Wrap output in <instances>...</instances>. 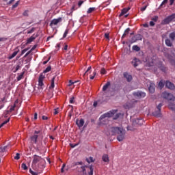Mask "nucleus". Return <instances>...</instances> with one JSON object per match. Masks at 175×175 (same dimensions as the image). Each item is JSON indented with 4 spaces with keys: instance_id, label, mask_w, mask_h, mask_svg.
Segmentation results:
<instances>
[{
    "instance_id": "obj_9",
    "label": "nucleus",
    "mask_w": 175,
    "mask_h": 175,
    "mask_svg": "<svg viewBox=\"0 0 175 175\" xmlns=\"http://www.w3.org/2000/svg\"><path fill=\"white\" fill-rule=\"evenodd\" d=\"M142 39L143 36L141 34H136L131 38V43H135L137 40H142Z\"/></svg>"
},
{
    "instance_id": "obj_59",
    "label": "nucleus",
    "mask_w": 175,
    "mask_h": 175,
    "mask_svg": "<svg viewBox=\"0 0 175 175\" xmlns=\"http://www.w3.org/2000/svg\"><path fill=\"white\" fill-rule=\"evenodd\" d=\"M31 52V51H29L25 55H24V58H27V57H28L29 54H30Z\"/></svg>"
},
{
    "instance_id": "obj_57",
    "label": "nucleus",
    "mask_w": 175,
    "mask_h": 175,
    "mask_svg": "<svg viewBox=\"0 0 175 175\" xmlns=\"http://www.w3.org/2000/svg\"><path fill=\"white\" fill-rule=\"evenodd\" d=\"M147 9V5H145L142 8H141L140 10L141 12H144V10H146Z\"/></svg>"
},
{
    "instance_id": "obj_32",
    "label": "nucleus",
    "mask_w": 175,
    "mask_h": 175,
    "mask_svg": "<svg viewBox=\"0 0 175 175\" xmlns=\"http://www.w3.org/2000/svg\"><path fill=\"white\" fill-rule=\"evenodd\" d=\"M91 69H92V67L89 66L86 72L84 73L83 76H88V75L91 73Z\"/></svg>"
},
{
    "instance_id": "obj_22",
    "label": "nucleus",
    "mask_w": 175,
    "mask_h": 175,
    "mask_svg": "<svg viewBox=\"0 0 175 175\" xmlns=\"http://www.w3.org/2000/svg\"><path fill=\"white\" fill-rule=\"evenodd\" d=\"M111 83L110 81H107L105 85L103 87V91L105 92V91H107V89L109 88V87H110L111 85Z\"/></svg>"
},
{
    "instance_id": "obj_28",
    "label": "nucleus",
    "mask_w": 175,
    "mask_h": 175,
    "mask_svg": "<svg viewBox=\"0 0 175 175\" xmlns=\"http://www.w3.org/2000/svg\"><path fill=\"white\" fill-rule=\"evenodd\" d=\"M131 31V29L129 27L127 28L125 31L124 33H123L122 36V39H124V38H125V36H126V35H128L129 33V31Z\"/></svg>"
},
{
    "instance_id": "obj_43",
    "label": "nucleus",
    "mask_w": 175,
    "mask_h": 175,
    "mask_svg": "<svg viewBox=\"0 0 175 175\" xmlns=\"http://www.w3.org/2000/svg\"><path fill=\"white\" fill-rule=\"evenodd\" d=\"M162 106H163V105L162 103H159L157 107V109L159 111H161V109H162Z\"/></svg>"
},
{
    "instance_id": "obj_16",
    "label": "nucleus",
    "mask_w": 175,
    "mask_h": 175,
    "mask_svg": "<svg viewBox=\"0 0 175 175\" xmlns=\"http://www.w3.org/2000/svg\"><path fill=\"white\" fill-rule=\"evenodd\" d=\"M36 38H38V36H35V34H33L27 40L26 44H29V43H32V42H33V40H35Z\"/></svg>"
},
{
    "instance_id": "obj_34",
    "label": "nucleus",
    "mask_w": 175,
    "mask_h": 175,
    "mask_svg": "<svg viewBox=\"0 0 175 175\" xmlns=\"http://www.w3.org/2000/svg\"><path fill=\"white\" fill-rule=\"evenodd\" d=\"M133 50L134 51H140V47H139L137 45L133 46Z\"/></svg>"
},
{
    "instance_id": "obj_63",
    "label": "nucleus",
    "mask_w": 175,
    "mask_h": 175,
    "mask_svg": "<svg viewBox=\"0 0 175 175\" xmlns=\"http://www.w3.org/2000/svg\"><path fill=\"white\" fill-rule=\"evenodd\" d=\"M57 114H58V108L57 109H55V111H54V115L57 116Z\"/></svg>"
},
{
    "instance_id": "obj_42",
    "label": "nucleus",
    "mask_w": 175,
    "mask_h": 175,
    "mask_svg": "<svg viewBox=\"0 0 175 175\" xmlns=\"http://www.w3.org/2000/svg\"><path fill=\"white\" fill-rule=\"evenodd\" d=\"M159 87L160 88L161 90H162V88H163V87H165V84L162 82V81H161L159 83Z\"/></svg>"
},
{
    "instance_id": "obj_30",
    "label": "nucleus",
    "mask_w": 175,
    "mask_h": 175,
    "mask_svg": "<svg viewBox=\"0 0 175 175\" xmlns=\"http://www.w3.org/2000/svg\"><path fill=\"white\" fill-rule=\"evenodd\" d=\"M166 99H167V100H173V101H174L175 100V97H174V96H173V94L170 93L168 97Z\"/></svg>"
},
{
    "instance_id": "obj_44",
    "label": "nucleus",
    "mask_w": 175,
    "mask_h": 175,
    "mask_svg": "<svg viewBox=\"0 0 175 175\" xmlns=\"http://www.w3.org/2000/svg\"><path fill=\"white\" fill-rule=\"evenodd\" d=\"M18 5H20V1H18L15 4L12 5V9H16Z\"/></svg>"
},
{
    "instance_id": "obj_23",
    "label": "nucleus",
    "mask_w": 175,
    "mask_h": 175,
    "mask_svg": "<svg viewBox=\"0 0 175 175\" xmlns=\"http://www.w3.org/2000/svg\"><path fill=\"white\" fill-rule=\"evenodd\" d=\"M55 77H53L51 79V84L49 86V90H52L53 88H54L55 87Z\"/></svg>"
},
{
    "instance_id": "obj_31",
    "label": "nucleus",
    "mask_w": 175,
    "mask_h": 175,
    "mask_svg": "<svg viewBox=\"0 0 175 175\" xmlns=\"http://www.w3.org/2000/svg\"><path fill=\"white\" fill-rule=\"evenodd\" d=\"M95 10H96V8L95 7L90 8L87 11V13L88 14H90L92 13V12H95Z\"/></svg>"
},
{
    "instance_id": "obj_58",
    "label": "nucleus",
    "mask_w": 175,
    "mask_h": 175,
    "mask_svg": "<svg viewBox=\"0 0 175 175\" xmlns=\"http://www.w3.org/2000/svg\"><path fill=\"white\" fill-rule=\"evenodd\" d=\"M42 118L44 121L49 120V117H47L46 116H42Z\"/></svg>"
},
{
    "instance_id": "obj_24",
    "label": "nucleus",
    "mask_w": 175,
    "mask_h": 175,
    "mask_svg": "<svg viewBox=\"0 0 175 175\" xmlns=\"http://www.w3.org/2000/svg\"><path fill=\"white\" fill-rule=\"evenodd\" d=\"M169 38L172 40V42L175 41V31L172 32L169 34Z\"/></svg>"
},
{
    "instance_id": "obj_55",
    "label": "nucleus",
    "mask_w": 175,
    "mask_h": 175,
    "mask_svg": "<svg viewBox=\"0 0 175 175\" xmlns=\"http://www.w3.org/2000/svg\"><path fill=\"white\" fill-rule=\"evenodd\" d=\"M33 32H35V27H33L31 30L27 31V33H32Z\"/></svg>"
},
{
    "instance_id": "obj_64",
    "label": "nucleus",
    "mask_w": 175,
    "mask_h": 175,
    "mask_svg": "<svg viewBox=\"0 0 175 175\" xmlns=\"http://www.w3.org/2000/svg\"><path fill=\"white\" fill-rule=\"evenodd\" d=\"M36 47H38V46L37 45H34L32 48H31V49L30 50V51H33V50H35V49H36Z\"/></svg>"
},
{
    "instance_id": "obj_3",
    "label": "nucleus",
    "mask_w": 175,
    "mask_h": 175,
    "mask_svg": "<svg viewBox=\"0 0 175 175\" xmlns=\"http://www.w3.org/2000/svg\"><path fill=\"white\" fill-rule=\"evenodd\" d=\"M117 111H118V110L112 109L111 111H109V112L103 114L99 118L100 121H102V120H105V118H110L113 117L116 114V113H117Z\"/></svg>"
},
{
    "instance_id": "obj_5",
    "label": "nucleus",
    "mask_w": 175,
    "mask_h": 175,
    "mask_svg": "<svg viewBox=\"0 0 175 175\" xmlns=\"http://www.w3.org/2000/svg\"><path fill=\"white\" fill-rule=\"evenodd\" d=\"M46 79V76L44 75L40 74L39 79H38V85L40 87L41 90H43L44 88V83H43V80Z\"/></svg>"
},
{
    "instance_id": "obj_56",
    "label": "nucleus",
    "mask_w": 175,
    "mask_h": 175,
    "mask_svg": "<svg viewBox=\"0 0 175 175\" xmlns=\"http://www.w3.org/2000/svg\"><path fill=\"white\" fill-rule=\"evenodd\" d=\"M135 128L131 127V126H127V131H135Z\"/></svg>"
},
{
    "instance_id": "obj_2",
    "label": "nucleus",
    "mask_w": 175,
    "mask_h": 175,
    "mask_svg": "<svg viewBox=\"0 0 175 175\" xmlns=\"http://www.w3.org/2000/svg\"><path fill=\"white\" fill-rule=\"evenodd\" d=\"M87 168L90 169V172H88V174H87ZM77 170L82 175H94V166L92 165H81L80 167H77Z\"/></svg>"
},
{
    "instance_id": "obj_49",
    "label": "nucleus",
    "mask_w": 175,
    "mask_h": 175,
    "mask_svg": "<svg viewBox=\"0 0 175 175\" xmlns=\"http://www.w3.org/2000/svg\"><path fill=\"white\" fill-rule=\"evenodd\" d=\"M14 159L18 161L20 159V153H16V156L14 157Z\"/></svg>"
},
{
    "instance_id": "obj_17",
    "label": "nucleus",
    "mask_w": 175,
    "mask_h": 175,
    "mask_svg": "<svg viewBox=\"0 0 175 175\" xmlns=\"http://www.w3.org/2000/svg\"><path fill=\"white\" fill-rule=\"evenodd\" d=\"M152 114L154 116V117H157V118L162 117V113H161V111H154L152 113Z\"/></svg>"
},
{
    "instance_id": "obj_12",
    "label": "nucleus",
    "mask_w": 175,
    "mask_h": 175,
    "mask_svg": "<svg viewBox=\"0 0 175 175\" xmlns=\"http://www.w3.org/2000/svg\"><path fill=\"white\" fill-rule=\"evenodd\" d=\"M148 90L150 94H154L155 92V83L150 82Z\"/></svg>"
},
{
    "instance_id": "obj_53",
    "label": "nucleus",
    "mask_w": 175,
    "mask_h": 175,
    "mask_svg": "<svg viewBox=\"0 0 175 175\" xmlns=\"http://www.w3.org/2000/svg\"><path fill=\"white\" fill-rule=\"evenodd\" d=\"M100 73L101 75H106V70L104 68H101Z\"/></svg>"
},
{
    "instance_id": "obj_52",
    "label": "nucleus",
    "mask_w": 175,
    "mask_h": 175,
    "mask_svg": "<svg viewBox=\"0 0 175 175\" xmlns=\"http://www.w3.org/2000/svg\"><path fill=\"white\" fill-rule=\"evenodd\" d=\"M20 68H21V66H20V64H18L15 68V70H14V73H16V72H17V70H18Z\"/></svg>"
},
{
    "instance_id": "obj_50",
    "label": "nucleus",
    "mask_w": 175,
    "mask_h": 175,
    "mask_svg": "<svg viewBox=\"0 0 175 175\" xmlns=\"http://www.w3.org/2000/svg\"><path fill=\"white\" fill-rule=\"evenodd\" d=\"M70 103H75V97L74 96H72L70 98Z\"/></svg>"
},
{
    "instance_id": "obj_46",
    "label": "nucleus",
    "mask_w": 175,
    "mask_h": 175,
    "mask_svg": "<svg viewBox=\"0 0 175 175\" xmlns=\"http://www.w3.org/2000/svg\"><path fill=\"white\" fill-rule=\"evenodd\" d=\"M29 173H31V175H39V173L32 171L31 169L29 170Z\"/></svg>"
},
{
    "instance_id": "obj_29",
    "label": "nucleus",
    "mask_w": 175,
    "mask_h": 175,
    "mask_svg": "<svg viewBox=\"0 0 175 175\" xmlns=\"http://www.w3.org/2000/svg\"><path fill=\"white\" fill-rule=\"evenodd\" d=\"M170 94V93L167 92H164L162 93L161 96L163 98V99H167L168 96Z\"/></svg>"
},
{
    "instance_id": "obj_48",
    "label": "nucleus",
    "mask_w": 175,
    "mask_h": 175,
    "mask_svg": "<svg viewBox=\"0 0 175 175\" xmlns=\"http://www.w3.org/2000/svg\"><path fill=\"white\" fill-rule=\"evenodd\" d=\"M6 148H8V146L1 147L0 150L1 152H5V151H6Z\"/></svg>"
},
{
    "instance_id": "obj_1",
    "label": "nucleus",
    "mask_w": 175,
    "mask_h": 175,
    "mask_svg": "<svg viewBox=\"0 0 175 175\" xmlns=\"http://www.w3.org/2000/svg\"><path fill=\"white\" fill-rule=\"evenodd\" d=\"M111 132L112 135H117L118 142H122L125 139L126 131L122 127H111Z\"/></svg>"
},
{
    "instance_id": "obj_18",
    "label": "nucleus",
    "mask_w": 175,
    "mask_h": 175,
    "mask_svg": "<svg viewBox=\"0 0 175 175\" xmlns=\"http://www.w3.org/2000/svg\"><path fill=\"white\" fill-rule=\"evenodd\" d=\"M76 124L79 128H81L84 125V119L81 118L80 120H77Z\"/></svg>"
},
{
    "instance_id": "obj_36",
    "label": "nucleus",
    "mask_w": 175,
    "mask_h": 175,
    "mask_svg": "<svg viewBox=\"0 0 175 175\" xmlns=\"http://www.w3.org/2000/svg\"><path fill=\"white\" fill-rule=\"evenodd\" d=\"M86 161L88 163H91L92 162H94V160L93 157H90L89 159H86Z\"/></svg>"
},
{
    "instance_id": "obj_4",
    "label": "nucleus",
    "mask_w": 175,
    "mask_h": 175,
    "mask_svg": "<svg viewBox=\"0 0 175 175\" xmlns=\"http://www.w3.org/2000/svg\"><path fill=\"white\" fill-rule=\"evenodd\" d=\"M144 124V120L142 118H137L133 120V126H142Z\"/></svg>"
},
{
    "instance_id": "obj_26",
    "label": "nucleus",
    "mask_w": 175,
    "mask_h": 175,
    "mask_svg": "<svg viewBox=\"0 0 175 175\" xmlns=\"http://www.w3.org/2000/svg\"><path fill=\"white\" fill-rule=\"evenodd\" d=\"M169 109L172 110V111H175V104L173 103H170L168 105Z\"/></svg>"
},
{
    "instance_id": "obj_47",
    "label": "nucleus",
    "mask_w": 175,
    "mask_h": 175,
    "mask_svg": "<svg viewBox=\"0 0 175 175\" xmlns=\"http://www.w3.org/2000/svg\"><path fill=\"white\" fill-rule=\"evenodd\" d=\"M69 33V29H66L64 35H63V38H66V36H68V33Z\"/></svg>"
},
{
    "instance_id": "obj_54",
    "label": "nucleus",
    "mask_w": 175,
    "mask_h": 175,
    "mask_svg": "<svg viewBox=\"0 0 175 175\" xmlns=\"http://www.w3.org/2000/svg\"><path fill=\"white\" fill-rule=\"evenodd\" d=\"M79 145V144H70V146L71 147V148H75V147H77V146Z\"/></svg>"
},
{
    "instance_id": "obj_8",
    "label": "nucleus",
    "mask_w": 175,
    "mask_h": 175,
    "mask_svg": "<svg viewBox=\"0 0 175 175\" xmlns=\"http://www.w3.org/2000/svg\"><path fill=\"white\" fill-rule=\"evenodd\" d=\"M146 65V66H154L155 65V59L151 57H147Z\"/></svg>"
},
{
    "instance_id": "obj_25",
    "label": "nucleus",
    "mask_w": 175,
    "mask_h": 175,
    "mask_svg": "<svg viewBox=\"0 0 175 175\" xmlns=\"http://www.w3.org/2000/svg\"><path fill=\"white\" fill-rule=\"evenodd\" d=\"M18 51H20V50H18L16 51H14L12 55L8 57V59H13V58H14V57H16V55H17V54H18Z\"/></svg>"
},
{
    "instance_id": "obj_27",
    "label": "nucleus",
    "mask_w": 175,
    "mask_h": 175,
    "mask_svg": "<svg viewBox=\"0 0 175 175\" xmlns=\"http://www.w3.org/2000/svg\"><path fill=\"white\" fill-rule=\"evenodd\" d=\"M102 159L103 161V162H109V155H107V154H103Z\"/></svg>"
},
{
    "instance_id": "obj_21",
    "label": "nucleus",
    "mask_w": 175,
    "mask_h": 175,
    "mask_svg": "<svg viewBox=\"0 0 175 175\" xmlns=\"http://www.w3.org/2000/svg\"><path fill=\"white\" fill-rule=\"evenodd\" d=\"M165 44L167 46V47H172V46H173V41L169 38H167L165 40Z\"/></svg>"
},
{
    "instance_id": "obj_11",
    "label": "nucleus",
    "mask_w": 175,
    "mask_h": 175,
    "mask_svg": "<svg viewBox=\"0 0 175 175\" xmlns=\"http://www.w3.org/2000/svg\"><path fill=\"white\" fill-rule=\"evenodd\" d=\"M62 22V18L59 17L57 19H53L51 21L50 27H53V25H57L59 23Z\"/></svg>"
},
{
    "instance_id": "obj_20",
    "label": "nucleus",
    "mask_w": 175,
    "mask_h": 175,
    "mask_svg": "<svg viewBox=\"0 0 175 175\" xmlns=\"http://www.w3.org/2000/svg\"><path fill=\"white\" fill-rule=\"evenodd\" d=\"M129 10H131V8H123L120 14V16H124V14H126V13H128V12H129Z\"/></svg>"
},
{
    "instance_id": "obj_13",
    "label": "nucleus",
    "mask_w": 175,
    "mask_h": 175,
    "mask_svg": "<svg viewBox=\"0 0 175 175\" xmlns=\"http://www.w3.org/2000/svg\"><path fill=\"white\" fill-rule=\"evenodd\" d=\"M131 64L134 66V68H136L137 66H139L140 64H142V62H140V59L135 57L133 59Z\"/></svg>"
},
{
    "instance_id": "obj_39",
    "label": "nucleus",
    "mask_w": 175,
    "mask_h": 175,
    "mask_svg": "<svg viewBox=\"0 0 175 175\" xmlns=\"http://www.w3.org/2000/svg\"><path fill=\"white\" fill-rule=\"evenodd\" d=\"M22 169H23V170H28V167L27 166V164L25 163H22L21 165Z\"/></svg>"
},
{
    "instance_id": "obj_60",
    "label": "nucleus",
    "mask_w": 175,
    "mask_h": 175,
    "mask_svg": "<svg viewBox=\"0 0 175 175\" xmlns=\"http://www.w3.org/2000/svg\"><path fill=\"white\" fill-rule=\"evenodd\" d=\"M82 3H84V1H79L78 3V6L80 8V6H81Z\"/></svg>"
},
{
    "instance_id": "obj_40",
    "label": "nucleus",
    "mask_w": 175,
    "mask_h": 175,
    "mask_svg": "<svg viewBox=\"0 0 175 175\" xmlns=\"http://www.w3.org/2000/svg\"><path fill=\"white\" fill-rule=\"evenodd\" d=\"M23 77H24V72H22V73L17 77V81H20V80H21Z\"/></svg>"
},
{
    "instance_id": "obj_51",
    "label": "nucleus",
    "mask_w": 175,
    "mask_h": 175,
    "mask_svg": "<svg viewBox=\"0 0 175 175\" xmlns=\"http://www.w3.org/2000/svg\"><path fill=\"white\" fill-rule=\"evenodd\" d=\"M152 21H154L157 23L158 21V16H154L153 18H152Z\"/></svg>"
},
{
    "instance_id": "obj_10",
    "label": "nucleus",
    "mask_w": 175,
    "mask_h": 175,
    "mask_svg": "<svg viewBox=\"0 0 175 175\" xmlns=\"http://www.w3.org/2000/svg\"><path fill=\"white\" fill-rule=\"evenodd\" d=\"M41 159H43L42 158V157L38 156V155H36V154H34V155L33 156L32 164H33V165H36V163H38V162H40V160H41Z\"/></svg>"
},
{
    "instance_id": "obj_62",
    "label": "nucleus",
    "mask_w": 175,
    "mask_h": 175,
    "mask_svg": "<svg viewBox=\"0 0 175 175\" xmlns=\"http://www.w3.org/2000/svg\"><path fill=\"white\" fill-rule=\"evenodd\" d=\"M77 8H76V5H72V8H71V10L72 12H74V10H76Z\"/></svg>"
},
{
    "instance_id": "obj_37",
    "label": "nucleus",
    "mask_w": 175,
    "mask_h": 175,
    "mask_svg": "<svg viewBox=\"0 0 175 175\" xmlns=\"http://www.w3.org/2000/svg\"><path fill=\"white\" fill-rule=\"evenodd\" d=\"M168 1L169 0H163L159 6V9H161L162 8V6H163V5H166V3H167Z\"/></svg>"
},
{
    "instance_id": "obj_33",
    "label": "nucleus",
    "mask_w": 175,
    "mask_h": 175,
    "mask_svg": "<svg viewBox=\"0 0 175 175\" xmlns=\"http://www.w3.org/2000/svg\"><path fill=\"white\" fill-rule=\"evenodd\" d=\"M16 108V105L11 107L9 111H7V114H9V113H12V111H14V109Z\"/></svg>"
},
{
    "instance_id": "obj_41",
    "label": "nucleus",
    "mask_w": 175,
    "mask_h": 175,
    "mask_svg": "<svg viewBox=\"0 0 175 175\" xmlns=\"http://www.w3.org/2000/svg\"><path fill=\"white\" fill-rule=\"evenodd\" d=\"M29 13V10H25L23 13V16H24V17H28Z\"/></svg>"
},
{
    "instance_id": "obj_6",
    "label": "nucleus",
    "mask_w": 175,
    "mask_h": 175,
    "mask_svg": "<svg viewBox=\"0 0 175 175\" xmlns=\"http://www.w3.org/2000/svg\"><path fill=\"white\" fill-rule=\"evenodd\" d=\"M175 18V13L172 14L170 16H168L167 17H166L165 18H164V20L163 21V24H170V23H172V21H173V20H174Z\"/></svg>"
},
{
    "instance_id": "obj_19",
    "label": "nucleus",
    "mask_w": 175,
    "mask_h": 175,
    "mask_svg": "<svg viewBox=\"0 0 175 175\" xmlns=\"http://www.w3.org/2000/svg\"><path fill=\"white\" fill-rule=\"evenodd\" d=\"M38 137H39L38 135H32L31 137V143H34V144H36V143L38 142Z\"/></svg>"
},
{
    "instance_id": "obj_38",
    "label": "nucleus",
    "mask_w": 175,
    "mask_h": 175,
    "mask_svg": "<svg viewBox=\"0 0 175 175\" xmlns=\"http://www.w3.org/2000/svg\"><path fill=\"white\" fill-rule=\"evenodd\" d=\"M9 121H10V118H8L7 120L4 121V122L0 125V128H2V126H3V125H6V124H8V122H9Z\"/></svg>"
},
{
    "instance_id": "obj_35",
    "label": "nucleus",
    "mask_w": 175,
    "mask_h": 175,
    "mask_svg": "<svg viewBox=\"0 0 175 175\" xmlns=\"http://www.w3.org/2000/svg\"><path fill=\"white\" fill-rule=\"evenodd\" d=\"M51 70V66H49L44 71L43 73H48V72H50Z\"/></svg>"
},
{
    "instance_id": "obj_45",
    "label": "nucleus",
    "mask_w": 175,
    "mask_h": 175,
    "mask_svg": "<svg viewBox=\"0 0 175 175\" xmlns=\"http://www.w3.org/2000/svg\"><path fill=\"white\" fill-rule=\"evenodd\" d=\"M80 165V166H83V161H78V162H76L75 163V166H77V165Z\"/></svg>"
},
{
    "instance_id": "obj_15",
    "label": "nucleus",
    "mask_w": 175,
    "mask_h": 175,
    "mask_svg": "<svg viewBox=\"0 0 175 175\" xmlns=\"http://www.w3.org/2000/svg\"><path fill=\"white\" fill-rule=\"evenodd\" d=\"M165 87H167V88H169V90H174L175 88L174 84L169 81H167L165 82Z\"/></svg>"
},
{
    "instance_id": "obj_7",
    "label": "nucleus",
    "mask_w": 175,
    "mask_h": 175,
    "mask_svg": "<svg viewBox=\"0 0 175 175\" xmlns=\"http://www.w3.org/2000/svg\"><path fill=\"white\" fill-rule=\"evenodd\" d=\"M133 95L137 98V99H142V98H146V92L138 91L137 92H134Z\"/></svg>"
},
{
    "instance_id": "obj_61",
    "label": "nucleus",
    "mask_w": 175,
    "mask_h": 175,
    "mask_svg": "<svg viewBox=\"0 0 175 175\" xmlns=\"http://www.w3.org/2000/svg\"><path fill=\"white\" fill-rule=\"evenodd\" d=\"M105 39H109V33H105Z\"/></svg>"
},
{
    "instance_id": "obj_14",
    "label": "nucleus",
    "mask_w": 175,
    "mask_h": 175,
    "mask_svg": "<svg viewBox=\"0 0 175 175\" xmlns=\"http://www.w3.org/2000/svg\"><path fill=\"white\" fill-rule=\"evenodd\" d=\"M123 76L128 83H131V81H132V75H129L128 72H124Z\"/></svg>"
}]
</instances>
